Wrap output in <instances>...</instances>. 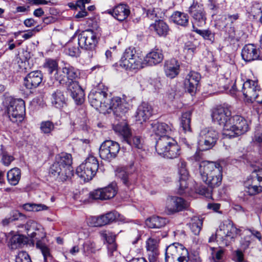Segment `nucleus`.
<instances>
[{
  "label": "nucleus",
  "mask_w": 262,
  "mask_h": 262,
  "mask_svg": "<svg viewBox=\"0 0 262 262\" xmlns=\"http://www.w3.org/2000/svg\"><path fill=\"white\" fill-rule=\"evenodd\" d=\"M80 76L78 69L65 63L59 68L54 74L55 79L61 85H64L76 104L83 103L84 100V91L79 85L77 79Z\"/></svg>",
  "instance_id": "obj_1"
},
{
  "label": "nucleus",
  "mask_w": 262,
  "mask_h": 262,
  "mask_svg": "<svg viewBox=\"0 0 262 262\" xmlns=\"http://www.w3.org/2000/svg\"><path fill=\"white\" fill-rule=\"evenodd\" d=\"M200 173L202 181L210 189L218 187L222 183L223 168L220 164L202 161L200 164Z\"/></svg>",
  "instance_id": "obj_2"
},
{
  "label": "nucleus",
  "mask_w": 262,
  "mask_h": 262,
  "mask_svg": "<svg viewBox=\"0 0 262 262\" xmlns=\"http://www.w3.org/2000/svg\"><path fill=\"white\" fill-rule=\"evenodd\" d=\"M72 158L70 154L61 152L56 156L55 161L51 166L49 173L54 179L63 182L73 174Z\"/></svg>",
  "instance_id": "obj_3"
},
{
  "label": "nucleus",
  "mask_w": 262,
  "mask_h": 262,
  "mask_svg": "<svg viewBox=\"0 0 262 262\" xmlns=\"http://www.w3.org/2000/svg\"><path fill=\"white\" fill-rule=\"evenodd\" d=\"M91 105L96 110L105 114L106 105L110 101V96L107 93V88L99 84L98 88L92 90L89 95Z\"/></svg>",
  "instance_id": "obj_4"
},
{
  "label": "nucleus",
  "mask_w": 262,
  "mask_h": 262,
  "mask_svg": "<svg viewBox=\"0 0 262 262\" xmlns=\"http://www.w3.org/2000/svg\"><path fill=\"white\" fill-rule=\"evenodd\" d=\"M121 67L126 70H138L146 66L144 59H143L138 53L135 48L129 47L123 52L120 61Z\"/></svg>",
  "instance_id": "obj_5"
},
{
  "label": "nucleus",
  "mask_w": 262,
  "mask_h": 262,
  "mask_svg": "<svg viewBox=\"0 0 262 262\" xmlns=\"http://www.w3.org/2000/svg\"><path fill=\"white\" fill-rule=\"evenodd\" d=\"M241 230L237 228L233 223L226 220L222 222L217 229V235L223 244L228 246L234 239L241 235Z\"/></svg>",
  "instance_id": "obj_6"
},
{
  "label": "nucleus",
  "mask_w": 262,
  "mask_h": 262,
  "mask_svg": "<svg viewBox=\"0 0 262 262\" xmlns=\"http://www.w3.org/2000/svg\"><path fill=\"white\" fill-rule=\"evenodd\" d=\"M165 262H188L189 253L182 245L173 243L166 249Z\"/></svg>",
  "instance_id": "obj_7"
},
{
  "label": "nucleus",
  "mask_w": 262,
  "mask_h": 262,
  "mask_svg": "<svg viewBox=\"0 0 262 262\" xmlns=\"http://www.w3.org/2000/svg\"><path fill=\"white\" fill-rule=\"evenodd\" d=\"M100 31V29L98 28L96 31L92 29L82 31L78 35L79 47L86 50H94L98 42Z\"/></svg>",
  "instance_id": "obj_8"
},
{
  "label": "nucleus",
  "mask_w": 262,
  "mask_h": 262,
  "mask_svg": "<svg viewBox=\"0 0 262 262\" xmlns=\"http://www.w3.org/2000/svg\"><path fill=\"white\" fill-rule=\"evenodd\" d=\"M230 128L223 132L224 138H234L242 135L248 130V125L247 121L243 117L239 115L232 116L230 118Z\"/></svg>",
  "instance_id": "obj_9"
},
{
  "label": "nucleus",
  "mask_w": 262,
  "mask_h": 262,
  "mask_svg": "<svg viewBox=\"0 0 262 262\" xmlns=\"http://www.w3.org/2000/svg\"><path fill=\"white\" fill-rule=\"evenodd\" d=\"M245 191L249 195L262 192V168L255 169L244 183Z\"/></svg>",
  "instance_id": "obj_10"
},
{
  "label": "nucleus",
  "mask_w": 262,
  "mask_h": 262,
  "mask_svg": "<svg viewBox=\"0 0 262 262\" xmlns=\"http://www.w3.org/2000/svg\"><path fill=\"white\" fill-rule=\"evenodd\" d=\"M218 138L219 133L215 129L206 127L200 131L198 144L202 150H209L215 145Z\"/></svg>",
  "instance_id": "obj_11"
},
{
  "label": "nucleus",
  "mask_w": 262,
  "mask_h": 262,
  "mask_svg": "<svg viewBox=\"0 0 262 262\" xmlns=\"http://www.w3.org/2000/svg\"><path fill=\"white\" fill-rule=\"evenodd\" d=\"M231 113L229 108L227 106H219L215 108L212 112V118L214 122L223 126V132L230 128V118Z\"/></svg>",
  "instance_id": "obj_12"
},
{
  "label": "nucleus",
  "mask_w": 262,
  "mask_h": 262,
  "mask_svg": "<svg viewBox=\"0 0 262 262\" xmlns=\"http://www.w3.org/2000/svg\"><path fill=\"white\" fill-rule=\"evenodd\" d=\"M7 112L10 120L12 122H21L24 120L25 114V101L21 99L11 101L8 106Z\"/></svg>",
  "instance_id": "obj_13"
},
{
  "label": "nucleus",
  "mask_w": 262,
  "mask_h": 262,
  "mask_svg": "<svg viewBox=\"0 0 262 262\" xmlns=\"http://www.w3.org/2000/svg\"><path fill=\"white\" fill-rule=\"evenodd\" d=\"M120 149L117 142L113 140H105L99 148L100 157L102 159L110 161L117 157Z\"/></svg>",
  "instance_id": "obj_14"
},
{
  "label": "nucleus",
  "mask_w": 262,
  "mask_h": 262,
  "mask_svg": "<svg viewBox=\"0 0 262 262\" xmlns=\"http://www.w3.org/2000/svg\"><path fill=\"white\" fill-rule=\"evenodd\" d=\"M106 107L105 113L113 112L114 115L121 116L128 111L129 105L124 98L114 97L110 98V101Z\"/></svg>",
  "instance_id": "obj_15"
},
{
  "label": "nucleus",
  "mask_w": 262,
  "mask_h": 262,
  "mask_svg": "<svg viewBox=\"0 0 262 262\" xmlns=\"http://www.w3.org/2000/svg\"><path fill=\"white\" fill-rule=\"evenodd\" d=\"M189 12L193 20L192 27L196 26L198 27L205 26L206 21V15L202 4L194 1L189 7Z\"/></svg>",
  "instance_id": "obj_16"
},
{
  "label": "nucleus",
  "mask_w": 262,
  "mask_h": 262,
  "mask_svg": "<svg viewBox=\"0 0 262 262\" xmlns=\"http://www.w3.org/2000/svg\"><path fill=\"white\" fill-rule=\"evenodd\" d=\"M260 88L256 81L248 79L243 84L242 92L247 101L252 102L257 98Z\"/></svg>",
  "instance_id": "obj_17"
},
{
  "label": "nucleus",
  "mask_w": 262,
  "mask_h": 262,
  "mask_svg": "<svg viewBox=\"0 0 262 262\" xmlns=\"http://www.w3.org/2000/svg\"><path fill=\"white\" fill-rule=\"evenodd\" d=\"M116 193V184L112 183L106 187L98 189L91 192L90 196L94 200H108L114 198Z\"/></svg>",
  "instance_id": "obj_18"
},
{
  "label": "nucleus",
  "mask_w": 262,
  "mask_h": 262,
  "mask_svg": "<svg viewBox=\"0 0 262 262\" xmlns=\"http://www.w3.org/2000/svg\"><path fill=\"white\" fill-rule=\"evenodd\" d=\"M189 206V203L183 198L170 196L167 200L166 208L169 213H173L187 209Z\"/></svg>",
  "instance_id": "obj_19"
},
{
  "label": "nucleus",
  "mask_w": 262,
  "mask_h": 262,
  "mask_svg": "<svg viewBox=\"0 0 262 262\" xmlns=\"http://www.w3.org/2000/svg\"><path fill=\"white\" fill-rule=\"evenodd\" d=\"M118 215L117 212L111 211L99 216H91L89 218V224L92 226H102L115 221Z\"/></svg>",
  "instance_id": "obj_20"
},
{
  "label": "nucleus",
  "mask_w": 262,
  "mask_h": 262,
  "mask_svg": "<svg viewBox=\"0 0 262 262\" xmlns=\"http://www.w3.org/2000/svg\"><path fill=\"white\" fill-rule=\"evenodd\" d=\"M178 173L179 175V192L182 194L185 192L188 187L189 173L186 169V163L183 160H180L178 164Z\"/></svg>",
  "instance_id": "obj_21"
},
{
  "label": "nucleus",
  "mask_w": 262,
  "mask_h": 262,
  "mask_svg": "<svg viewBox=\"0 0 262 262\" xmlns=\"http://www.w3.org/2000/svg\"><path fill=\"white\" fill-rule=\"evenodd\" d=\"M173 126L171 124H167L163 122H154L150 124V132L159 138L165 135L170 136L172 132Z\"/></svg>",
  "instance_id": "obj_22"
},
{
  "label": "nucleus",
  "mask_w": 262,
  "mask_h": 262,
  "mask_svg": "<svg viewBox=\"0 0 262 262\" xmlns=\"http://www.w3.org/2000/svg\"><path fill=\"white\" fill-rule=\"evenodd\" d=\"M116 176L127 187L134 185L137 181V175L127 172L124 167L117 168L116 170Z\"/></svg>",
  "instance_id": "obj_23"
},
{
  "label": "nucleus",
  "mask_w": 262,
  "mask_h": 262,
  "mask_svg": "<svg viewBox=\"0 0 262 262\" xmlns=\"http://www.w3.org/2000/svg\"><path fill=\"white\" fill-rule=\"evenodd\" d=\"M160 239L151 236L146 242V248L150 262H155L159 255V243Z\"/></svg>",
  "instance_id": "obj_24"
},
{
  "label": "nucleus",
  "mask_w": 262,
  "mask_h": 262,
  "mask_svg": "<svg viewBox=\"0 0 262 262\" xmlns=\"http://www.w3.org/2000/svg\"><path fill=\"white\" fill-rule=\"evenodd\" d=\"M42 80V74L40 71H34L29 73L24 79V84L29 89H33L39 85Z\"/></svg>",
  "instance_id": "obj_25"
},
{
  "label": "nucleus",
  "mask_w": 262,
  "mask_h": 262,
  "mask_svg": "<svg viewBox=\"0 0 262 262\" xmlns=\"http://www.w3.org/2000/svg\"><path fill=\"white\" fill-rule=\"evenodd\" d=\"M201 78L200 74L194 71L190 72L187 75L184 80V85L189 93H192L196 90Z\"/></svg>",
  "instance_id": "obj_26"
},
{
  "label": "nucleus",
  "mask_w": 262,
  "mask_h": 262,
  "mask_svg": "<svg viewBox=\"0 0 262 262\" xmlns=\"http://www.w3.org/2000/svg\"><path fill=\"white\" fill-rule=\"evenodd\" d=\"M146 66H155L161 63L163 59V51L161 49L154 48L144 57Z\"/></svg>",
  "instance_id": "obj_27"
},
{
  "label": "nucleus",
  "mask_w": 262,
  "mask_h": 262,
  "mask_svg": "<svg viewBox=\"0 0 262 262\" xmlns=\"http://www.w3.org/2000/svg\"><path fill=\"white\" fill-rule=\"evenodd\" d=\"M180 67V62L174 58L166 60L164 66L166 76L170 79L174 78L179 74Z\"/></svg>",
  "instance_id": "obj_28"
},
{
  "label": "nucleus",
  "mask_w": 262,
  "mask_h": 262,
  "mask_svg": "<svg viewBox=\"0 0 262 262\" xmlns=\"http://www.w3.org/2000/svg\"><path fill=\"white\" fill-rule=\"evenodd\" d=\"M35 239H36V248L40 250L43 257L44 262H51L53 257L51 253V249L48 245V240L46 236L43 235L40 239L35 237Z\"/></svg>",
  "instance_id": "obj_29"
},
{
  "label": "nucleus",
  "mask_w": 262,
  "mask_h": 262,
  "mask_svg": "<svg viewBox=\"0 0 262 262\" xmlns=\"http://www.w3.org/2000/svg\"><path fill=\"white\" fill-rule=\"evenodd\" d=\"M175 140L169 135L159 138L156 141V150L159 155L164 154L174 142Z\"/></svg>",
  "instance_id": "obj_30"
},
{
  "label": "nucleus",
  "mask_w": 262,
  "mask_h": 262,
  "mask_svg": "<svg viewBox=\"0 0 262 262\" xmlns=\"http://www.w3.org/2000/svg\"><path fill=\"white\" fill-rule=\"evenodd\" d=\"M153 110L151 105L146 103H142L136 112V120L142 123L148 119L152 115Z\"/></svg>",
  "instance_id": "obj_31"
},
{
  "label": "nucleus",
  "mask_w": 262,
  "mask_h": 262,
  "mask_svg": "<svg viewBox=\"0 0 262 262\" xmlns=\"http://www.w3.org/2000/svg\"><path fill=\"white\" fill-rule=\"evenodd\" d=\"M242 56L246 61H251L258 59L259 51L253 44L245 45L242 51Z\"/></svg>",
  "instance_id": "obj_32"
},
{
  "label": "nucleus",
  "mask_w": 262,
  "mask_h": 262,
  "mask_svg": "<svg viewBox=\"0 0 262 262\" xmlns=\"http://www.w3.org/2000/svg\"><path fill=\"white\" fill-rule=\"evenodd\" d=\"M108 13L119 21H123L129 15L130 10L126 5L120 4L115 7L112 10L108 11Z\"/></svg>",
  "instance_id": "obj_33"
},
{
  "label": "nucleus",
  "mask_w": 262,
  "mask_h": 262,
  "mask_svg": "<svg viewBox=\"0 0 262 262\" xmlns=\"http://www.w3.org/2000/svg\"><path fill=\"white\" fill-rule=\"evenodd\" d=\"M76 173L84 181H89L92 179L96 172L81 164L76 169Z\"/></svg>",
  "instance_id": "obj_34"
},
{
  "label": "nucleus",
  "mask_w": 262,
  "mask_h": 262,
  "mask_svg": "<svg viewBox=\"0 0 262 262\" xmlns=\"http://www.w3.org/2000/svg\"><path fill=\"white\" fill-rule=\"evenodd\" d=\"M113 129L122 139L123 142L130 135V130L127 124L124 122L114 124Z\"/></svg>",
  "instance_id": "obj_35"
},
{
  "label": "nucleus",
  "mask_w": 262,
  "mask_h": 262,
  "mask_svg": "<svg viewBox=\"0 0 262 262\" xmlns=\"http://www.w3.org/2000/svg\"><path fill=\"white\" fill-rule=\"evenodd\" d=\"M210 262H223L225 259V250L221 247H210Z\"/></svg>",
  "instance_id": "obj_36"
},
{
  "label": "nucleus",
  "mask_w": 262,
  "mask_h": 262,
  "mask_svg": "<svg viewBox=\"0 0 262 262\" xmlns=\"http://www.w3.org/2000/svg\"><path fill=\"white\" fill-rule=\"evenodd\" d=\"M168 222L166 219L158 216H152L145 221L147 226L150 228H160L165 226Z\"/></svg>",
  "instance_id": "obj_37"
},
{
  "label": "nucleus",
  "mask_w": 262,
  "mask_h": 262,
  "mask_svg": "<svg viewBox=\"0 0 262 262\" xmlns=\"http://www.w3.org/2000/svg\"><path fill=\"white\" fill-rule=\"evenodd\" d=\"M216 25L219 29L224 33V35L226 39L228 40H238L235 37V32L234 27L230 25H222V24L217 23Z\"/></svg>",
  "instance_id": "obj_38"
},
{
  "label": "nucleus",
  "mask_w": 262,
  "mask_h": 262,
  "mask_svg": "<svg viewBox=\"0 0 262 262\" xmlns=\"http://www.w3.org/2000/svg\"><path fill=\"white\" fill-rule=\"evenodd\" d=\"M218 84L219 88H223L225 90H228L231 86L230 93L231 95H234L236 92V86L234 80H231L226 77L224 75H221L219 80Z\"/></svg>",
  "instance_id": "obj_39"
},
{
  "label": "nucleus",
  "mask_w": 262,
  "mask_h": 262,
  "mask_svg": "<svg viewBox=\"0 0 262 262\" xmlns=\"http://www.w3.org/2000/svg\"><path fill=\"white\" fill-rule=\"evenodd\" d=\"M171 19L178 25L186 27L189 22V16L184 12L176 11L172 14Z\"/></svg>",
  "instance_id": "obj_40"
},
{
  "label": "nucleus",
  "mask_w": 262,
  "mask_h": 262,
  "mask_svg": "<svg viewBox=\"0 0 262 262\" xmlns=\"http://www.w3.org/2000/svg\"><path fill=\"white\" fill-rule=\"evenodd\" d=\"M155 31L159 36H166L169 32L167 24L162 20H156L154 24L151 25Z\"/></svg>",
  "instance_id": "obj_41"
},
{
  "label": "nucleus",
  "mask_w": 262,
  "mask_h": 262,
  "mask_svg": "<svg viewBox=\"0 0 262 262\" xmlns=\"http://www.w3.org/2000/svg\"><path fill=\"white\" fill-rule=\"evenodd\" d=\"M52 96V104L55 107L60 108L66 104V98L61 91L57 90Z\"/></svg>",
  "instance_id": "obj_42"
},
{
  "label": "nucleus",
  "mask_w": 262,
  "mask_h": 262,
  "mask_svg": "<svg viewBox=\"0 0 262 262\" xmlns=\"http://www.w3.org/2000/svg\"><path fill=\"white\" fill-rule=\"evenodd\" d=\"M181 155V148L175 140L172 143L171 146L167 149L165 153L161 156L168 159H174L178 158Z\"/></svg>",
  "instance_id": "obj_43"
},
{
  "label": "nucleus",
  "mask_w": 262,
  "mask_h": 262,
  "mask_svg": "<svg viewBox=\"0 0 262 262\" xmlns=\"http://www.w3.org/2000/svg\"><path fill=\"white\" fill-rule=\"evenodd\" d=\"M7 180L9 183L13 186L17 185L21 177V171L17 167L12 168L7 172Z\"/></svg>",
  "instance_id": "obj_44"
},
{
  "label": "nucleus",
  "mask_w": 262,
  "mask_h": 262,
  "mask_svg": "<svg viewBox=\"0 0 262 262\" xmlns=\"http://www.w3.org/2000/svg\"><path fill=\"white\" fill-rule=\"evenodd\" d=\"M203 221L198 216H193L190 223V228L194 235H198L202 229Z\"/></svg>",
  "instance_id": "obj_45"
},
{
  "label": "nucleus",
  "mask_w": 262,
  "mask_h": 262,
  "mask_svg": "<svg viewBox=\"0 0 262 262\" xmlns=\"http://www.w3.org/2000/svg\"><path fill=\"white\" fill-rule=\"evenodd\" d=\"M124 142L133 147L141 149L143 147V141L138 136H133L131 134Z\"/></svg>",
  "instance_id": "obj_46"
},
{
  "label": "nucleus",
  "mask_w": 262,
  "mask_h": 262,
  "mask_svg": "<svg viewBox=\"0 0 262 262\" xmlns=\"http://www.w3.org/2000/svg\"><path fill=\"white\" fill-rule=\"evenodd\" d=\"M40 130L42 134L50 135L55 128V124L50 120L42 121L40 124Z\"/></svg>",
  "instance_id": "obj_47"
},
{
  "label": "nucleus",
  "mask_w": 262,
  "mask_h": 262,
  "mask_svg": "<svg viewBox=\"0 0 262 262\" xmlns=\"http://www.w3.org/2000/svg\"><path fill=\"white\" fill-rule=\"evenodd\" d=\"M239 18V14L235 13L233 14H225L222 15L218 20L217 23L222 24V25H231Z\"/></svg>",
  "instance_id": "obj_48"
},
{
  "label": "nucleus",
  "mask_w": 262,
  "mask_h": 262,
  "mask_svg": "<svg viewBox=\"0 0 262 262\" xmlns=\"http://www.w3.org/2000/svg\"><path fill=\"white\" fill-rule=\"evenodd\" d=\"M191 113L189 112H185L182 114L181 126L185 133L190 132Z\"/></svg>",
  "instance_id": "obj_49"
},
{
  "label": "nucleus",
  "mask_w": 262,
  "mask_h": 262,
  "mask_svg": "<svg viewBox=\"0 0 262 262\" xmlns=\"http://www.w3.org/2000/svg\"><path fill=\"white\" fill-rule=\"evenodd\" d=\"M193 31L201 35L204 39L213 42L214 40V33L209 29L200 30L196 27H193Z\"/></svg>",
  "instance_id": "obj_50"
},
{
  "label": "nucleus",
  "mask_w": 262,
  "mask_h": 262,
  "mask_svg": "<svg viewBox=\"0 0 262 262\" xmlns=\"http://www.w3.org/2000/svg\"><path fill=\"white\" fill-rule=\"evenodd\" d=\"M82 164L95 172H97L99 167V163L97 158L91 155H89Z\"/></svg>",
  "instance_id": "obj_51"
},
{
  "label": "nucleus",
  "mask_w": 262,
  "mask_h": 262,
  "mask_svg": "<svg viewBox=\"0 0 262 262\" xmlns=\"http://www.w3.org/2000/svg\"><path fill=\"white\" fill-rule=\"evenodd\" d=\"M99 249L100 248L97 247L95 243L91 241L85 242L83 245V252L86 256L91 253H96Z\"/></svg>",
  "instance_id": "obj_52"
},
{
  "label": "nucleus",
  "mask_w": 262,
  "mask_h": 262,
  "mask_svg": "<svg viewBox=\"0 0 262 262\" xmlns=\"http://www.w3.org/2000/svg\"><path fill=\"white\" fill-rule=\"evenodd\" d=\"M80 51L79 47L76 45H74L73 42H69L67 47L66 53L71 56H77L80 54Z\"/></svg>",
  "instance_id": "obj_53"
},
{
  "label": "nucleus",
  "mask_w": 262,
  "mask_h": 262,
  "mask_svg": "<svg viewBox=\"0 0 262 262\" xmlns=\"http://www.w3.org/2000/svg\"><path fill=\"white\" fill-rule=\"evenodd\" d=\"M248 12L254 18L257 19L260 16L262 12L261 4L258 3H254L252 4Z\"/></svg>",
  "instance_id": "obj_54"
},
{
  "label": "nucleus",
  "mask_w": 262,
  "mask_h": 262,
  "mask_svg": "<svg viewBox=\"0 0 262 262\" xmlns=\"http://www.w3.org/2000/svg\"><path fill=\"white\" fill-rule=\"evenodd\" d=\"M1 162L6 166H9L11 162L14 160L13 156L6 150H3L1 152Z\"/></svg>",
  "instance_id": "obj_55"
},
{
  "label": "nucleus",
  "mask_w": 262,
  "mask_h": 262,
  "mask_svg": "<svg viewBox=\"0 0 262 262\" xmlns=\"http://www.w3.org/2000/svg\"><path fill=\"white\" fill-rule=\"evenodd\" d=\"M25 216L18 211H14L13 212L12 216L6 218L2 221V224L4 226L8 225L10 223L13 221L18 220L20 217H24Z\"/></svg>",
  "instance_id": "obj_56"
},
{
  "label": "nucleus",
  "mask_w": 262,
  "mask_h": 262,
  "mask_svg": "<svg viewBox=\"0 0 262 262\" xmlns=\"http://www.w3.org/2000/svg\"><path fill=\"white\" fill-rule=\"evenodd\" d=\"M10 244L12 249H16L23 243V238L19 235H14L10 240Z\"/></svg>",
  "instance_id": "obj_57"
},
{
  "label": "nucleus",
  "mask_w": 262,
  "mask_h": 262,
  "mask_svg": "<svg viewBox=\"0 0 262 262\" xmlns=\"http://www.w3.org/2000/svg\"><path fill=\"white\" fill-rule=\"evenodd\" d=\"M45 66L48 69L50 74H52L54 71H57L58 68V63L53 59H48L46 62Z\"/></svg>",
  "instance_id": "obj_58"
},
{
  "label": "nucleus",
  "mask_w": 262,
  "mask_h": 262,
  "mask_svg": "<svg viewBox=\"0 0 262 262\" xmlns=\"http://www.w3.org/2000/svg\"><path fill=\"white\" fill-rule=\"evenodd\" d=\"M15 262H32L28 254L24 251L20 252L15 257Z\"/></svg>",
  "instance_id": "obj_59"
},
{
  "label": "nucleus",
  "mask_w": 262,
  "mask_h": 262,
  "mask_svg": "<svg viewBox=\"0 0 262 262\" xmlns=\"http://www.w3.org/2000/svg\"><path fill=\"white\" fill-rule=\"evenodd\" d=\"M108 255L111 258H114L118 255L117 245L116 244L108 245Z\"/></svg>",
  "instance_id": "obj_60"
},
{
  "label": "nucleus",
  "mask_w": 262,
  "mask_h": 262,
  "mask_svg": "<svg viewBox=\"0 0 262 262\" xmlns=\"http://www.w3.org/2000/svg\"><path fill=\"white\" fill-rule=\"evenodd\" d=\"M91 0H77L75 5H73L75 9L79 8L80 10L85 9V4L90 3Z\"/></svg>",
  "instance_id": "obj_61"
},
{
  "label": "nucleus",
  "mask_w": 262,
  "mask_h": 262,
  "mask_svg": "<svg viewBox=\"0 0 262 262\" xmlns=\"http://www.w3.org/2000/svg\"><path fill=\"white\" fill-rule=\"evenodd\" d=\"M103 237L106 240L108 245L116 244L115 243V236L112 233L107 234L106 233H102Z\"/></svg>",
  "instance_id": "obj_62"
},
{
  "label": "nucleus",
  "mask_w": 262,
  "mask_h": 262,
  "mask_svg": "<svg viewBox=\"0 0 262 262\" xmlns=\"http://www.w3.org/2000/svg\"><path fill=\"white\" fill-rule=\"evenodd\" d=\"M212 190L204 186L199 190V193L204 195L207 198L210 199L212 197Z\"/></svg>",
  "instance_id": "obj_63"
},
{
  "label": "nucleus",
  "mask_w": 262,
  "mask_h": 262,
  "mask_svg": "<svg viewBox=\"0 0 262 262\" xmlns=\"http://www.w3.org/2000/svg\"><path fill=\"white\" fill-rule=\"evenodd\" d=\"M233 259L236 262H244V254L240 250H237L235 252L233 256Z\"/></svg>",
  "instance_id": "obj_64"
}]
</instances>
